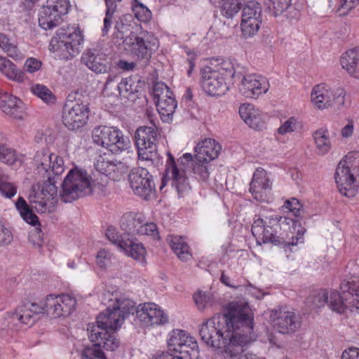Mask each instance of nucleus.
Segmentation results:
<instances>
[{
	"label": "nucleus",
	"instance_id": "obj_55",
	"mask_svg": "<svg viewBox=\"0 0 359 359\" xmlns=\"http://www.w3.org/2000/svg\"><path fill=\"white\" fill-rule=\"evenodd\" d=\"M214 72H219L224 79L226 80L228 78H238V72L241 71H236L233 69V65L231 62L227 60L222 61L215 69H212Z\"/></svg>",
	"mask_w": 359,
	"mask_h": 359
},
{
	"label": "nucleus",
	"instance_id": "obj_56",
	"mask_svg": "<svg viewBox=\"0 0 359 359\" xmlns=\"http://www.w3.org/2000/svg\"><path fill=\"white\" fill-rule=\"evenodd\" d=\"M114 260L113 254L104 249L100 250L96 257L97 264L104 269L109 268Z\"/></svg>",
	"mask_w": 359,
	"mask_h": 359
},
{
	"label": "nucleus",
	"instance_id": "obj_46",
	"mask_svg": "<svg viewBox=\"0 0 359 359\" xmlns=\"http://www.w3.org/2000/svg\"><path fill=\"white\" fill-rule=\"evenodd\" d=\"M198 343L194 337L190 336L186 337V341L179 347L176 351L182 355L183 358L186 356H196L198 355Z\"/></svg>",
	"mask_w": 359,
	"mask_h": 359
},
{
	"label": "nucleus",
	"instance_id": "obj_63",
	"mask_svg": "<svg viewBox=\"0 0 359 359\" xmlns=\"http://www.w3.org/2000/svg\"><path fill=\"white\" fill-rule=\"evenodd\" d=\"M107 237L114 244L116 245L120 249L122 248V241H126L127 236H119L114 229H108L106 233Z\"/></svg>",
	"mask_w": 359,
	"mask_h": 359
},
{
	"label": "nucleus",
	"instance_id": "obj_31",
	"mask_svg": "<svg viewBox=\"0 0 359 359\" xmlns=\"http://www.w3.org/2000/svg\"><path fill=\"white\" fill-rule=\"evenodd\" d=\"M340 63L350 76L359 79V48L345 52L341 57Z\"/></svg>",
	"mask_w": 359,
	"mask_h": 359
},
{
	"label": "nucleus",
	"instance_id": "obj_28",
	"mask_svg": "<svg viewBox=\"0 0 359 359\" xmlns=\"http://www.w3.org/2000/svg\"><path fill=\"white\" fill-rule=\"evenodd\" d=\"M241 118L250 128L262 130L264 127L265 121L264 114L257 108L250 104H243L238 110Z\"/></svg>",
	"mask_w": 359,
	"mask_h": 359
},
{
	"label": "nucleus",
	"instance_id": "obj_52",
	"mask_svg": "<svg viewBox=\"0 0 359 359\" xmlns=\"http://www.w3.org/2000/svg\"><path fill=\"white\" fill-rule=\"evenodd\" d=\"M250 192L257 201L268 203L271 198V189L250 184Z\"/></svg>",
	"mask_w": 359,
	"mask_h": 359
},
{
	"label": "nucleus",
	"instance_id": "obj_8",
	"mask_svg": "<svg viewBox=\"0 0 359 359\" xmlns=\"http://www.w3.org/2000/svg\"><path fill=\"white\" fill-rule=\"evenodd\" d=\"M116 304L111 309L107 308L97 317V325L105 330L115 331L118 329L125 319L135 310V303L127 299H116Z\"/></svg>",
	"mask_w": 359,
	"mask_h": 359
},
{
	"label": "nucleus",
	"instance_id": "obj_13",
	"mask_svg": "<svg viewBox=\"0 0 359 359\" xmlns=\"http://www.w3.org/2000/svg\"><path fill=\"white\" fill-rule=\"evenodd\" d=\"M346 92L344 88H331L326 83L314 86L311 93V102L317 109L341 108L344 105Z\"/></svg>",
	"mask_w": 359,
	"mask_h": 359
},
{
	"label": "nucleus",
	"instance_id": "obj_58",
	"mask_svg": "<svg viewBox=\"0 0 359 359\" xmlns=\"http://www.w3.org/2000/svg\"><path fill=\"white\" fill-rule=\"evenodd\" d=\"M283 208L287 209L290 212L297 217L301 216L303 212L302 205L299 203V201L294 198L287 200L284 203Z\"/></svg>",
	"mask_w": 359,
	"mask_h": 359
},
{
	"label": "nucleus",
	"instance_id": "obj_19",
	"mask_svg": "<svg viewBox=\"0 0 359 359\" xmlns=\"http://www.w3.org/2000/svg\"><path fill=\"white\" fill-rule=\"evenodd\" d=\"M88 114L89 108L83 103L66 104L63 108L62 121L69 130H75L86 124Z\"/></svg>",
	"mask_w": 359,
	"mask_h": 359
},
{
	"label": "nucleus",
	"instance_id": "obj_6",
	"mask_svg": "<svg viewBox=\"0 0 359 359\" xmlns=\"http://www.w3.org/2000/svg\"><path fill=\"white\" fill-rule=\"evenodd\" d=\"M93 190L91 177L87 172L78 168L72 169L62 184L60 197L65 203L90 194Z\"/></svg>",
	"mask_w": 359,
	"mask_h": 359
},
{
	"label": "nucleus",
	"instance_id": "obj_42",
	"mask_svg": "<svg viewBox=\"0 0 359 359\" xmlns=\"http://www.w3.org/2000/svg\"><path fill=\"white\" fill-rule=\"evenodd\" d=\"M22 325L15 311L6 313L1 323V327L3 330L12 332L18 330Z\"/></svg>",
	"mask_w": 359,
	"mask_h": 359
},
{
	"label": "nucleus",
	"instance_id": "obj_39",
	"mask_svg": "<svg viewBox=\"0 0 359 359\" xmlns=\"http://www.w3.org/2000/svg\"><path fill=\"white\" fill-rule=\"evenodd\" d=\"M190 335L182 330H173L169 334L168 339V347L170 351L176 352L179 347L181 346L185 341L186 337Z\"/></svg>",
	"mask_w": 359,
	"mask_h": 359
},
{
	"label": "nucleus",
	"instance_id": "obj_22",
	"mask_svg": "<svg viewBox=\"0 0 359 359\" xmlns=\"http://www.w3.org/2000/svg\"><path fill=\"white\" fill-rule=\"evenodd\" d=\"M135 309L137 317L145 326L164 325L168 322V317L156 304L151 302L140 304Z\"/></svg>",
	"mask_w": 359,
	"mask_h": 359
},
{
	"label": "nucleus",
	"instance_id": "obj_27",
	"mask_svg": "<svg viewBox=\"0 0 359 359\" xmlns=\"http://www.w3.org/2000/svg\"><path fill=\"white\" fill-rule=\"evenodd\" d=\"M23 325H32L45 312L43 303L39 304L27 302L22 304L15 310Z\"/></svg>",
	"mask_w": 359,
	"mask_h": 359
},
{
	"label": "nucleus",
	"instance_id": "obj_16",
	"mask_svg": "<svg viewBox=\"0 0 359 359\" xmlns=\"http://www.w3.org/2000/svg\"><path fill=\"white\" fill-rule=\"evenodd\" d=\"M70 7L68 0H47L39 13V24L45 30L57 27Z\"/></svg>",
	"mask_w": 359,
	"mask_h": 359
},
{
	"label": "nucleus",
	"instance_id": "obj_32",
	"mask_svg": "<svg viewBox=\"0 0 359 359\" xmlns=\"http://www.w3.org/2000/svg\"><path fill=\"white\" fill-rule=\"evenodd\" d=\"M170 246L177 257L182 261H187L191 257L189 246L184 238L171 235L168 238Z\"/></svg>",
	"mask_w": 359,
	"mask_h": 359
},
{
	"label": "nucleus",
	"instance_id": "obj_11",
	"mask_svg": "<svg viewBox=\"0 0 359 359\" xmlns=\"http://www.w3.org/2000/svg\"><path fill=\"white\" fill-rule=\"evenodd\" d=\"M92 138L96 144L113 154H118L129 147L130 140L116 128L100 126L93 130Z\"/></svg>",
	"mask_w": 359,
	"mask_h": 359
},
{
	"label": "nucleus",
	"instance_id": "obj_41",
	"mask_svg": "<svg viewBox=\"0 0 359 359\" xmlns=\"http://www.w3.org/2000/svg\"><path fill=\"white\" fill-rule=\"evenodd\" d=\"M120 95L127 99L135 98V93L137 92V86L130 78L123 79L118 85L116 86Z\"/></svg>",
	"mask_w": 359,
	"mask_h": 359
},
{
	"label": "nucleus",
	"instance_id": "obj_26",
	"mask_svg": "<svg viewBox=\"0 0 359 359\" xmlns=\"http://www.w3.org/2000/svg\"><path fill=\"white\" fill-rule=\"evenodd\" d=\"M221 150L222 146L215 140L205 139L195 147V159L210 162L218 157Z\"/></svg>",
	"mask_w": 359,
	"mask_h": 359
},
{
	"label": "nucleus",
	"instance_id": "obj_29",
	"mask_svg": "<svg viewBox=\"0 0 359 359\" xmlns=\"http://www.w3.org/2000/svg\"><path fill=\"white\" fill-rule=\"evenodd\" d=\"M122 166L121 162L115 163L104 156H99L95 163V170L107 179L118 180L121 177L120 168Z\"/></svg>",
	"mask_w": 359,
	"mask_h": 359
},
{
	"label": "nucleus",
	"instance_id": "obj_59",
	"mask_svg": "<svg viewBox=\"0 0 359 359\" xmlns=\"http://www.w3.org/2000/svg\"><path fill=\"white\" fill-rule=\"evenodd\" d=\"M13 240L11 231L0 221V247L10 245Z\"/></svg>",
	"mask_w": 359,
	"mask_h": 359
},
{
	"label": "nucleus",
	"instance_id": "obj_23",
	"mask_svg": "<svg viewBox=\"0 0 359 359\" xmlns=\"http://www.w3.org/2000/svg\"><path fill=\"white\" fill-rule=\"evenodd\" d=\"M201 86L203 90L210 95L220 96L224 95L229 90L226 79L218 72L212 69L204 72Z\"/></svg>",
	"mask_w": 359,
	"mask_h": 359
},
{
	"label": "nucleus",
	"instance_id": "obj_64",
	"mask_svg": "<svg viewBox=\"0 0 359 359\" xmlns=\"http://www.w3.org/2000/svg\"><path fill=\"white\" fill-rule=\"evenodd\" d=\"M359 0H339V11L341 15H346L348 12L355 7Z\"/></svg>",
	"mask_w": 359,
	"mask_h": 359
},
{
	"label": "nucleus",
	"instance_id": "obj_44",
	"mask_svg": "<svg viewBox=\"0 0 359 359\" xmlns=\"http://www.w3.org/2000/svg\"><path fill=\"white\" fill-rule=\"evenodd\" d=\"M194 301L197 308L203 311L212 306L214 303V297L211 292L198 290L193 295Z\"/></svg>",
	"mask_w": 359,
	"mask_h": 359
},
{
	"label": "nucleus",
	"instance_id": "obj_34",
	"mask_svg": "<svg viewBox=\"0 0 359 359\" xmlns=\"http://www.w3.org/2000/svg\"><path fill=\"white\" fill-rule=\"evenodd\" d=\"M0 71L10 80L18 83L24 81V73L15 65L6 58L0 60Z\"/></svg>",
	"mask_w": 359,
	"mask_h": 359
},
{
	"label": "nucleus",
	"instance_id": "obj_4",
	"mask_svg": "<svg viewBox=\"0 0 359 359\" xmlns=\"http://www.w3.org/2000/svg\"><path fill=\"white\" fill-rule=\"evenodd\" d=\"M355 176H359V151H353L345 156L338 164L335 181L339 192L348 198L353 197L357 191Z\"/></svg>",
	"mask_w": 359,
	"mask_h": 359
},
{
	"label": "nucleus",
	"instance_id": "obj_54",
	"mask_svg": "<svg viewBox=\"0 0 359 359\" xmlns=\"http://www.w3.org/2000/svg\"><path fill=\"white\" fill-rule=\"evenodd\" d=\"M32 92L46 103L53 102L55 96L52 92L46 86L41 84L33 85Z\"/></svg>",
	"mask_w": 359,
	"mask_h": 359
},
{
	"label": "nucleus",
	"instance_id": "obj_48",
	"mask_svg": "<svg viewBox=\"0 0 359 359\" xmlns=\"http://www.w3.org/2000/svg\"><path fill=\"white\" fill-rule=\"evenodd\" d=\"M250 184L255 186L258 184L261 187L269 189H271L272 185L266 171L262 168L255 170Z\"/></svg>",
	"mask_w": 359,
	"mask_h": 359
},
{
	"label": "nucleus",
	"instance_id": "obj_47",
	"mask_svg": "<svg viewBox=\"0 0 359 359\" xmlns=\"http://www.w3.org/2000/svg\"><path fill=\"white\" fill-rule=\"evenodd\" d=\"M243 1V0H222L221 7L222 14L228 18H233L241 9V5Z\"/></svg>",
	"mask_w": 359,
	"mask_h": 359
},
{
	"label": "nucleus",
	"instance_id": "obj_33",
	"mask_svg": "<svg viewBox=\"0 0 359 359\" xmlns=\"http://www.w3.org/2000/svg\"><path fill=\"white\" fill-rule=\"evenodd\" d=\"M313 139L316 145V152L318 155H325L332 147L327 129L320 128L313 133Z\"/></svg>",
	"mask_w": 359,
	"mask_h": 359
},
{
	"label": "nucleus",
	"instance_id": "obj_61",
	"mask_svg": "<svg viewBox=\"0 0 359 359\" xmlns=\"http://www.w3.org/2000/svg\"><path fill=\"white\" fill-rule=\"evenodd\" d=\"M271 6L274 15L277 16L291 6V0H271Z\"/></svg>",
	"mask_w": 359,
	"mask_h": 359
},
{
	"label": "nucleus",
	"instance_id": "obj_7",
	"mask_svg": "<svg viewBox=\"0 0 359 359\" xmlns=\"http://www.w3.org/2000/svg\"><path fill=\"white\" fill-rule=\"evenodd\" d=\"M340 290L341 294L337 291L329 294L327 304L330 308L340 313L346 309L359 310V280L344 281Z\"/></svg>",
	"mask_w": 359,
	"mask_h": 359
},
{
	"label": "nucleus",
	"instance_id": "obj_37",
	"mask_svg": "<svg viewBox=\"0 0 359 359\" xmlns=\"http://www.w3.org/2000/svg\"><path fill=\"white\" fill-rule=\"evenodd\" d=\"M122 248L129 256L135 259H141L144 257L146 250L142 243L134 242L130 238L122 241Z\"/></svg>",
	"mask_w": 359,
	"mask_h": 359
},
{
	"label": "nucleus",
	"instance_id": "obj_50",
	"mask_svg": "<svg viewBox=\"0 0 359 359\" xmlns=\"http://www.w3.org/2000/svg\"><path fill=\"white\" fill-rule=\"evenodd\" d=\"M100 343H95L91 346L86 347L81 353L83 359H107Z\"/></svg>",
	"mask_w": 359,
	"mask_h": 359
},
{
	"label": "nucleus",
	"instance_id": "obj_30",
	"mask_svg": "<svg viewBox=\"0 0 359 359\" xmlns=\"http://www.w3.org/2000/svg\"><path fill=\"white\" fill-rule=\"evenodd\" d=\"M7 140L6 135L0 131V161L10 166L20 167L23 162V156L9 147Z\"/></svg>",
	"mask_w": 359,
	"mask_h": 359
},
{
	"label": "nucleus",
	"instance_id": "obj_5",
	"mask_svg": "<svg viewBox=\"0 0 359 359\" xmlns=\"http://www.w3.org/2000/svg\"><path fill=\"white\" fill-rule=\"evenodd\" d=\"M297 220L287 217H281L273 215L265 219L258 218L255 220L251 231L256 238L257 243L262 242L264 243H272L273 245H279L282 243L281 238L277 236V229H281L283 226H289L296 225Z\"/></svg>",
	"mask_w": 359,
	"mask_h": 359
},
{
	"label": "nucleus",
	"instance_id": "obj_51",
	"mask_svg": "<svg viewBox=\"0 0 359 359\" xmlns=\"http://www.w3.org/2000/svg\"><path fill=\"white\" fill-rule=\"evenodd\" d=\"M0 192L7 198L13 197L17 193V188L8 181V176L0 170Z\"/></svg>",
	"mask_w": 359,
	"mask_h": 359
},
{
	"label": "nucleus",
	"instance_id": "obj_17",
	"mask_svg": "<svg viewBox=\"0 0 359 359\" xmlns=\"http://www.w3.org/2000/svg\"><path fill=\"white\" fill-rule=\"evenodd\" d=\"M130 187L134 194L144 200H149L155 193L153 176L144 168H135L128 175Z\"/></svg>",
	"mask_w": 359,
	"mask_h": 359
},
{
	"label": "nucleus",
	"instance_id": "obj_62",
	"mask_svg": "<svg viewBox=\"0 0 359 359\" xmlns=\"http://www.w3.org/2000/svg\"><path fill=\"white\" fill-rule=\"evenodd\" d=\"M107 237L114 244L116 245L120 249L122 248V241H126L127 236H119L114 229H108L106 233Z\"/></svg>",
	"mask_w": 359,
	"mask_h": 359
},
{
	"label": "nucleus",
	"instance_id": "obj_40",
	"mask_svg": "<svg viewBox=\"0 0 359 359\" xmlns=\"http://www.w3.org/2000/svg\"><path fill=\"white\" fill-rule=\"evenodd\" d=\"M0 48L10 57L14 60H20L22 57L16 44L12 42L6 34L0 33Z\"/></svg>",
	"mask_w": 359,
	"mask_h": 359
},
{
	"label": "nucleus",
	"instance_id": "obj_36",
	"mask_svg": "<svg viewBox=\"0 0 359 359\" xmlns=\"http://www.w3.org/2000/svg\"><path fill=\"white\" fill-rule=\"evenodd\" d=\"M156 104L161 119L163 121H170L177 105L174 96Z\"/></svg>",
	"mask_w": 359,
	"mask_h": 359
},
{
	"label": "nucleus",
	"instance_id": "obj_9",
	"mask_svg": "<svg viewBox=\"0 0 359 359\" xmlns=\"http://www.w3.org/2000/svg\"><path fill=\"white\" fill-rule=\"evenodd\" d=\"M124 42L130 55L144 65L149 62L158 43L157 38L147 31L141 32L139 35L132 32L125 38Z\"/></svg>",
	"mask_w": 359,
	"mask_h": 359
},
{
	"label": "nucleus",
	"instance_id": "obj_49",
	"mask_svg": "<svg viewBox=\"0 0 359 359\" xmlns=\"http://www.w3.org/2000/svg\"><path fill=\"white\" fill-rule=\"evenodd\" d=\"M153 95L156 103L173 97V93L164 83H156L153 88Z\"/></svg>",
	"mask_w": 359,
	"mask_h": 359
},
{
	"label": "nucleus",
	"instance_id": "obj_12",
	"mask_svg": "<svg viewBox=\"0 0 359 359\" xmlns=\"http://www.w3.org/2000/svg\"><path fill=\"white\" fill-rule=\"evenodd\" d=\"M160 137V131L153 121L150 126L139 127L135 134L138 158L143 161H151L156 156Z\"/></svg>",
	"mask_w": 359,
	"mask_h": 359
},
{
	"label": "nucleus",
	"instance_id": "obj_3",
	"mask_svg": "<svg viewBox=\"0 0 359 359\" xmlns=\"http://www.w3.org/2000/svg\"><path fill=\"white\" fill-rule=\"evenodd\" d=\"M192 160L191 154L186 153L175 161L174 156L168 153L165 173L160 189H163L168 182H170L171 185L176 189L180 196H184L187 194L191 190V186L187 170Z\"/></svg>",
	"mask_w": 359,
	"mask_h": 359
},
{
	"label": "nucleus",
	"instance_id": "obj_35",
	"mask_svg": "<svg viewBox=\"0 0 359 359\" xmlns=\"http://www.w3.org/2000/svg\"><path fill=\"white\" fill-rule=\"evenodd\" d=\"M15 206L20 212L22 218L28 224L36 226L39 224L38 217L32 212V208L28 205L22 197H19Z\"/></svg>",
	"mask_w": 359,
	"mask_h": 359
},
{
	"label": "nucleus",
	"instance_id": "obj_43",
	"mask_svg": "<svg viewBox=\"0 0 359 359\" xmlns=\"http://www.w3.org/2000/svg\"><path fill=\"white\" fill-rule=\"evenodd\" d=\"M131 4L134 15L139 21L147 22L151 19V11L139 0H131Z\"/></svg>",
	"mask_w": 359,
	"mask_h": 359
},
{
	"label": "nucleus",
	"instance_id": "obj_14",
	"mask_svg": "<svg viewBox=\"0 0 359 359\" xmlns=\"http://www.w3.org/2000/svg\"><path fill=\"white\" fill-rule=\"evenodd\" d=\"M121 226L128 234L147 236L154 240L160 239L156 224L148 222L144 215L141 212L125 213L121 219Z\"/></svg>",
	"mask_w": 359,
	"mask_h": 359
},
{
	"label": "nucleus",
	"instance_id": "obj_15",
	"mask_svg": "<svg viewBox=\"0 0 359 359\" xmlns=\"http://www.w3.org/2000/svg\"><path fill=\"white\" fill-rule=\"evenodd\" d=\"M239 92L247 98L257 99L266 93L270 85L268 79L261 74L248 73L244 69L238 72Z\"/></svg>",
	"mask_w": 359,
	"mask_h": 359
},
{
	"label": "nucleus",
	"instance_id": "obj_10",
	"mask_svg": "<svg viewBox=\"0 0 359 359\" xmlns=\"http://www.w3.org/2000/svg\"><path fill=\"white\" fill-rule=\"evenodd\" d=\"M83 39L79 29L57 34L50 43V50L61 60H69L80 51Z\"/></svg>",
	"mask_w": 359,
	"mask_h": 359
},
{
	"label": "nucleus",
	"instance_id": "obj_21",
	"mask_svg": "<svg viewBox=\"0 0 359 359\" xmlns=\"http://www.w3.org/2000/svg\"><path fill=\"white\" fill-rule=\"evenodd\" d=\"M270 320L273 327L280 333H294L300 327L298 316L293 311L285 307L273 310L270 315Z\"/></svg>",
	"mask_w": 359,
	"mask_h": 359
},
{
	"label": "nucleus",
	"instance_id": "obj_53",
	"mask_svg": "<svg viewBox=\"0 0 359 359\" xmlns=\"http://www.w3.org/2000/svg\"><path fill=\"white\" fill-rule=\"evenodd\" d=\"M262 21L254 20H241V28L243 37H252L257 33L259 29Z\"/></svg>",
	"mask_w": 359,
	"mask_h": 359
},
{
	"label": "nucleus",
	"instance_id": "obj_60",
	"mask_svg": "<svg viewBox=\"0 0 359 359\" xmlns=\"http://www.w3.org/2000/svg\"><path fill=\"white\" fill-rule=\"evenodd\" d=\"M329 293L326 290H320L313 296L312 304L317 308L328 304Z\"/></svg>",
	"mask_w": 359,
	"mask_h": 359
},
{
	"label": "nucleus",
	"instance_id": "obj_18",
	"mask_svg": "<svg viewBox=\"0 0 359 359\" xmlns=\"http://www.w3.org/2000/svg\"><path fill=\"white\" fill-rule=\"evenodd\" d=\"M76 305V298L67 294L48 295L43 302L45 312L53 318L69 316L74 311Z\"/></svg>",
	"mask_w": 359,
	"mask_h": 359
},
{
	"label": "nucleus",
	"instance_id": "obj_25",
	"mask_svg": "<svg viewBox=\"0 0 359 359\" xmlns=\"http://www.w3.org/2000/svg\"><path fill=\"white\" fill-rule=\"evenodd\" d=\"M0 109L6 115L16 119H22L25 106L22 101L6 92L0 91Z\"/></svg>",
	"mask_w": 359,
	"mask_h": 359
},
{
	"label": "nucleus",
	"instance_id": "obj_38",
	"mask_svg": "<svg viewBox=\"0 0 359 359\" xmlns=\"http://www.w3.org/2000/svg\"><path fill=\"white\" fill-rule=\"evenodd\" d=\"M262 7L255 1H250L244 6L242 11L241 20L262 21Z\"/></svg>",
	"mask_w": 359,
	"mask_h": 359
},
{
	"label": "nucleus",
	"instance_id": "obj_1",
	"mask_svg": "<svg viewBox=\"0 0 359 359\" xmlns=\"http://www.w3.org/2000/svg\"><path fill=\"white\" fill-rule=\"evenodd\" d=\"M202 341L213 348H224L225 358H235L256 340L254 314L245 301L228 304L222 315L204 321L199 328Z\"/></svg>",
	"mask_w": 359,
	"mask_h": 359
},
{
	"label": "nucleus",
	"instance_id": "obj_20",
	"mask_svg": "<svg viewBox=\"0 0 359 359\" xmlns=\"http://www.w3.org/2000/svg\"><path fill=\"white\" fill-rule=\"evenodd\" d=\"M81 62L97 74H107L111 67L107 55L98 46L85 50L81 57Z\"/></svg>",
	"mask_w": 359,
	"mask_h": 359
},
{
	"label": "nucleus",
	"instance_id": "obj_45",
	"mask_svg": "<svg viewBox=\"0 0 359 359\" xmlns=\"http://www.w3.org/2000/svg\"><path fill=\"white\" fill-rule=\"evenodd\" d=\"M210 162L208 161H199L195 159L194 164H193V172L195 177L202 182H207L210 176V170L211 169Z\"/></svg>",
	"mask_w": 359,
	"mask_h": 359
},
{
	"label": "nucleus",
	"instance_id": "obj_2",
	"mask_svg": "<svg viewBox=\"0 0 359 359\" xmlns=\"http://www.w3.org/2000/svg\"><path fill=\"white\" fill-rule=\"evenodd\" d=\"M33 163L39 175L46 180L41 188L34 184L29 194L28 200L32 208L39 213L50 211L49 203H53L57 195L55 176L65 170L64 161L57 154L51 153L47 149L37 151L33 158Z\"/></svg>",
	"mask_w": 359,
	"mask_h": 359
},
{
	"label": "nucleus",
	"instance_id": "obj_57",
	"mask_svg": "<svg viewBox=\"0 0 359 359\" xmlns=\"http://www.w3.org/2000/svg\"><path fill=\"white\" fill-rule=\"evenodd\" d=\"M299 123L294 117H290L286 120L278 129L280 135L292 133L298 129Z\"/></svg>",
	"mask_w": 359,
	"mask_h": 359
},
{
	"label": "nucleus",
	"instance_id": "obj_24",
	"mask_svg": "<svg viewBox=\"0 0 359 359\" xmlns=\"http://www.w3.org/2000/svg\"><path fill=\"white\" fill-rule=\"evenodd\" d=\"M89 339L95 343H100L102 347L107 350L114 351L120 344L114 332H109L102 328L92 325L88 328Z\"/></svg>",
	"mask_w": 359,
	"mask_h": 359
}]
</instances>
